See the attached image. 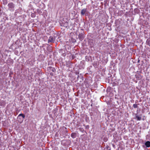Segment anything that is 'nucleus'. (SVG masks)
Wrapping results in <instances>:
<instances>
[{"label":"nucleus","mask_w":150,"mask_h":150,"mask_svg":"<svg viewBox=\"0 0 150 150\" xmlns=\"http://www.w3.org/2000/svg\"><path fill=\"white\" fill-rule=\"evenodd\" d=\"M25 117V115L23 114H20L18 117V121L21 123L22 122L23 120V119Z\"/></svg>","instance_id":"f257e3e1"},{"label":"nucleus","mask_w":150,"mask_h":150,"mask_svg":"<svg viewBox=\"0 0 150 150\" xmlns=\"http://www.w3.org/2000/svg\"><path fill=\"white\" fill-rule=\"evenodd\" d=\"M8 9L10 10H11L13 9L14 6L13 3H11L8 4Z\"/></svg>","instance_id":"f03ea898"},{"label":"nucleus","mask_w":150,"mask_h":150,"mask_svg":"<svg viewBox=\"0 0 150 150\" xmlns=\"http://www.w3.org/2000/svg\"><path fill=\"white\" fill-rule=\"evenodd\" d=\"M55 40V38L54 37H52L51 36L50 37L48 40V42H54Z\"/></svg>","instance_id":"7ed1b4c3"},{"label":"nucleus","mask_w":150,"mask_h":150,"mask_svg":"<svg viewBox=\"0 0 150 150\" xmlns=\"http://www.w3.org/2000/svg\"><path fill=\"white\" fill-rule=\"evenodd\" d=\"M86 8H84L81 11V14L82 15H83L86 12Z\"/></svg>","instance_id":"20e7f679"},{"label":"nucleus","mask_w":150,"mask_h":150,"mask_svg":"<svg viewBox=\"0 0 150 150\" xmlns=\"http://www.w3.org/2000/svg\"><path fill=\"white\" fill-rule=\"evenodd\" d=\"M145 145L147 147L150 146V142L149 141H147L145 143Z\"/></svg>","instance_id":"39448f33"},{"label":"nucleus","mask_w":150,"mask_h":150,"mask_svg":"<svg viewBox=\"0 0 150 150\" xmlns=\"http://www.w3.org/2000/svg\"><path fill=\"white\" fill-rule=\"evenodd\" d=\"M71 137L73 138H74L75 137V134L74 133H72L71 135Z\"/></svg>","instance_id":"423d86ee"},{"label":"nucleus","mask_w":150,"mask_h":150,"mask_svg":"<svg viewBox=\"0 0 150 150\" xmlns=\"http://www.w3.org/2000/svg\"><path fill=\"white\" fill-rule=\"evenodd\" d=\"M136 118L137 119V120H140L141 119V117L138 116H136Z\"/></svg>","instance_id":"0eeeda50"},{"label":"nucleus","mask_w":150,"mask_h":150,"mask_svg":"<svg viewBox=\"0 0 150 150\" xmlns=\"http://www.w3.org/2000/svg\"><path fill=\"white\" fill-rule=\"evenodd\" d=\"M133 106L134 108H136L137 107V104H134L133 105Z\"/></svg>","instance_id":"6e6552de"},{"label":"nucleus","mask_w":150,"mask_h":150,"mask_svg":"<svg viewBox=\"0 0 150 150\" xmlns=\"http://www.w3.org/2000/svg\"><path fill=\"white\" fill-rule=\"evenodd\" d=\"M54 70H55V69H53Z\"/></svg>","instance_id":"1a4fd4ad"}]
</instances>
